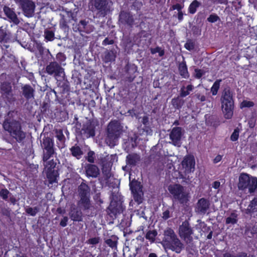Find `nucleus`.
I'll return each instance as SVG.
<instances>
[{"label": "nucleus", "mask_w": 257, "mask_h": 257, "mask_svg": "<svg viewBox=\"0 0 257 257\" xmlns=\"http://www.w3.org/2000/svg\"><path fill=\"white\" fill-rule=\"evenodd\" d=\"M161 244L166 251L169 249L180 253L183 248V244L177 237L174 231L170 228L164 230Z\"/></svg>", "instance_id": "f257e3e1"}, {"label": "nucleus", "mask_w": 257, "mask_h": 257, "mask_svg": "<svg viewBox=\"0 0 257 257\" xmlns=\"http://www.w3.org/2000/svg\"><path fill=\"white\" fill-rule=\"evenodd\" d=\"M239 190L248 189L250 193H253L257 190V178L246 173H241L239 176L237 184Z\"/></svg>", "instance_id": "f03ea898"}, {"label": "nucleus", "mask_w": 257, "mask_h": 257, "mask_svg": "<svg viewBox=\"0 0 257 257\" xmlns=\"http://www.w3.org/2000/svg\"><path fill=\"white\" fill-rule=\"evenodd\" d=\"M3 127L17 141H21L25 138V133L22 131L21 126L18 121L6 120L3 123Z\"/></svg>", "instance_id": "7ed1b4c3"}, {"label": "nucleus", "mask_w": 257, "mask_h": 257, "mask_svg": "<svg viewBox=\"0 0 257 257\" xmlns=\"http://www.w3.org/2000/svg\"><path fill=\"white\" fill-rule=\"evenodd\" d=\"M221 108L224 116L230 119L233 115V100L229 90H224L221 97Z\"/></svg>", "instance_id": "20e7f679"}, {"label": "nucleus", "mask_w": 257, "mask_h": 257, "mask_svg": "<svg viewBox=\"0 0 257 257\" xmlns=\"http://www.w3.org/2000/svg\"><path fill=\"white\" fill-rule=\"evenodd\" d=\"M122 127L117 121H111L107 127L108 137L106 139L107 144L112 147L115 145L114 140L117 139L121 133Z\"/></svg>", "instance_id": "39448f33"}, {"label": "nucleus", "mask_w": 257, "mask_h": 257, "mask_svg": "<svg viewBox=\"0 0 257 257\" xmlns=\"http://www.w3.org/2000/svg\"><path fill=\"white\" fill-rule=\"evenodd\" d=\"M79 195L80 200L78 206L82 208L87 209L90 206L89 200V189L87 185L82 184L79 187Z\"/></svg>", "instance_id": "423d86ee"}, {"label": "nucleus", "mask_w": 257, "mask_h": 257, "mask_svg": "<svg viewBox=\"0 0 257 257\" xmlns=\"http://www.w3.org/2000/svg\"><path fill=\"white\" fill-rule=\"evenodd\" d=\"M168 190L174 198L178 200L181 203L186 202L188 200V193L184 188L179 184H172L168 187Z\"/></svg>", "instance_id": "0eeeda50"}, {"label": "nucleus", "mask_w": 257, "mask_h": 257, "mask_svg": "<svg viewBox=\"0 0 257 257\" xmlns=\"http://www.w3.org/2000/svg\"><path fill=\"white\" fill-rule=\"evenodd\" d=\"M195 161L193 156L185 157L179 167L180 172L185 175L193 172L195 169Z\"/></svg>", "instance_id": "6e6552de"}, {"label": "nucleus", "mask_w": 257, "mask_h": 257, "mask_svg": "<svg viewBox=\"0 0 257 257\" xmlns=\"http://www.w3.org/2000/svg\"><path fill=\"white\" fill-rule=\"evenodd\" d=\"M179 236L187 243L192 240L193 230L187 221L183 222L179 226L178 230Z\"/></svg>", "instance_id": "1a4fd4ad"}, {"label": "nucleus", "mask_w": 257, "mask_h": 257, "mask_svg": "<svg viewBox=\"0 0 257 257\" xmlns=\"http://www.w3.org/2000/svg\"><path fill=\"white\" fill-rule=\"evenodd\" d=\"M45 168V172L46 174L47 178L50 184L57 182L58 173L54 170L55 163L53 160H51L46 163Z\"/></svg>", "instance_id": "9d476101"}, {"label": "nucleus", "mask_w": 257, "mask_h": 257, "mask_svg": "<svg viewBox=\"0 0 257 257\" xmlns=\"http://www.w3.org/2000/svg\"><path fill=\"white\" fill-rule=\"evenodd\" d=\"M111 2L109 0H94L93 6L101 15L104 16L109 10Z\"/></svg>", "instance_id": "9b49d317"}, {"label": "nucleus", "mask_w": 257, "mask_h": 257, "mask_svg": "<svg viewBox=\"0 0 257 257\" xmlns=\"http://www.w3.org/2000/svg\"><path fill=\"white\" fill-rule=\"evenodd\" d=\"M182 135V128L180 127H174L170 134V138L171 140V143L177 147L181 146V138Z\"/></svg>", "instance_id": "f8f14e48"}, {"label": "nucleus", "mask_w": 257, "mask_h": 257, "mask_svg": "<svg viewBox=\"0 0 257 257\" xmlns=\"http://www.w3.org/2000/svg\"><path fill=\"white\" fill-rule=\"evenodd\" d=\"M24 14L28 17H31L34 14L35 8L34 3L30 0H26L22 4Z\"/></svg>", "instance_id": "ddd939ff"}, {"label": "nucleus", "mask_w": 257, "mask_h": 257, "mask_svg": "<svg viewBox=\"0 0 257 257\" xmlns=\"http://www.w3.org/2000/svg\"><path fill=\"white\" fill-rule=\"evenodd\" d=\"M47 72L52 75L55 74V75L58 76L63 73V69L56 62H52L46 67Z\"/></svg>", "instance_id": "4468645a"}, {"label": "nucleus", "mask_w": 257, "mask_h": 257, "mask_svg": "<svg viewBox=\"0 0 257 257\" xmlns=\"http://www.w3.org/2000/svg\"><path fill=\"white\" fill-rule=\"evenodd\" d=\"M209 203L204 198L200 199L197 202L195 210L198 213L204 214L209 208Z\"/></svg>", "instance_id": "2eb2a0df"}, {"label": "nucleus", "mask_w": 257, "mask_h": 257, "mask_svg": "<svg viewBox=\"0 0 257 257\" xmlns=\"http://www.w3.org/2000/svg\"><path fill=\"white\" fill-rule=\"evenodd\" d=\"M69 215L71 219L75 221H80L82 220V213L74 207H72Z\"/></svg>", "instance_id": "dca6fc26"}, {"label": "nucleus", "mask_w": 257, "mask_h": 257, "mask_svg": "<svg viewBox=\"0 0 257 257\" xmlns=\"http://www.w3.org/2000/svg\"><path fill=\"white\" fill-rule=\"evenodd\" d=\"M4 11L7 16L15 24H18L19 21L16 15V14L9 7H5L4 8Z\"/></svg>", "instance_id": "f3484780"}, {"label": "nucleus", "mask_w": 257, "mask_h": 257, "mask_svg": "<svg viewBox=\"0 0 257 257\" xmlns=\"http://www.w3.org/2000/svg\"><path fill=\"white\" fill-rule=\"evenodd\" d=\"M87 176L92 177H96L99 173L98 168L95 165H89L86 170Z\"/></svg>", "instance_id": "a211bd4d"}, {"label": "nucleus", "mask_w": 257, "mask_h": 257, "mask_svg": "<svg viewBox=\"0 0 257 257\" xmlns=\"http://www.w3.org/2000/svg\"><path fill=\"white\" fill-rule=\"evenodd\" d=\"M42 146L46 151L49 152V154L54 153L53 143L51 139L48 137L43 139Z\"/></svg>", "instance_id": "6ab92c4d"}, {"label": "nucleus", "mask_w": 257, "mask_h": 257, "mask_svg": "<svg viewBox=\"0 0 257 257\" xmlns=\"http://www.w3.org/2000/svg\"><path fill=\"white\" fill-rule=\"evenodd\" d=\"M109 209L114 214L119 213L122 211V207L120 204L116 205V202L112 201L109 206Z\"/></svg>", "instance_id": "aec40b11"}, {"label": "nucleus", "mask_w": 257, "mask_h": 257, "mask_svg": "<svg viewBox=\"0 0 257 257\" xmlns=\"http://www.w3.org/2000/svg\"><path fill=\"white\" fill-rule=\"evenodd\" d=\"M34 89L29 85H25L23 87V94L27 99L33 98Z\"/></svg>", "instance_id": "412c9836"}, {"label": "nucleus", "mask_w": 257, "mask_h": 257, "mask_svg": "<svg viewBox=\"0 0 257 257\" xmlns=\"http://www.w3.org/2000/svg\"><path fill=\"white\" fill-rule=\"evenodd\" d=\"M132 193H138L140 190L142 191L141 183L137 181H133L130 183Z\"/></svg>", "instance_id": "4be33fe9"}, {"label": "nucleus", "mask_w": 257, "mask_h": 257, "mask_svg": "<svg viewBox=\"0 0 257 257\" xmlns=\"http://www.w3.org/2000/svg\"><path fill=\"white\" fill-rule=\"evenodd\" d=\"M179 70L180 75L184 78H187L189 77V74L186 64L184 63L180 64Z\"/></svg>", "instance_id": "5701e85b"}, {"label": "nucleus", "mask_w": 257, "mask_h": 257, "mask_svg": "<svg viewBox=\"0 0 257 257\" xmlns=\"http://www.w3.org/2000/svg\"><path fill=\"white\" fill-rule=\"evenodd\" d=\"M192 90L193 86L192 85H188L186 87L183 86L181 88L180 96L181 97H185L188 95Z\"/></svg>", "instance_id": "b1692460"}, {"label": "nucleus", "mask_w": 257, "mask_h": 257, "mask_svg": "<svg viewBox=\"0 0 257 257\" xmlns=\"http://www.w3.org/2000/svg\"><path fill=\"white\" fill-rule=\"evenodd\" d=\"M237 215L235 213H232L229 216L226 218V224H234L236 223L237 221Z\"/></svg>", "instance_id": "393cba45"}, {"label": "nucleus", "mask_w": 257, "mask_h": 257, "mask_svg": "<svg viewBox=\"0 0 257 257\" xmlns=\"http://www.w3.org/2000/svg\"><path fill=\"white\" fill-rule=\"evenodd\" d=\"M72 154L73 156L79 159L82 155V152L79 147H73L71 149Z\"/></svg>", "instance_id": "a878e982"}, {"label": "nucleus", "mask_w": 257, "mask_h": 257, "mask_svg": "<svg viewBox=\"0 0 257 257\" xmlns=\"http://www.w3.org/2000/svg\"><path fill=\"white\" fill-rule=\"evenodd\" d=\"M84 133L86 134L87 138L90 137H93L95 135L94 127L90 124L88 125L84 131Z\"/></svg>", "instance_id": "bb28decb"}, {"label": "nucleus", "mask_w": 257, "mask_h": 257, "mask_svg": "<svg viewBox=\"0 0 257 257\" xmlns=\"http://www.w3.org/2000/svg\"><path fill=\"white\" fill-rule=\"evenodd\" d=\"M157 235V232L156 230H151L147 232L146 237L151 242H153Z\"/></svg>", "instance_id": "cd10ccee"}, {"label": "nucleus", "mask_w": 257, "mask_h": 257, "mask_svg": "<svg viewBox=\"0 0 257 257\" xmlns=\"http://www.w3.org/2000/svg\"><path fill=\"white\" fill-rule=\"evenodd\" d=\"M199 6V3L196 0L194 1L190 5L189 11L190 13L194 14L196 11V9Z\"/></svg>", "instance_id": "c85d7f7f"}, {"label": "nucleus", "mask_w": 257, "mask_h": 257, "mask_svg": "<svg viewBox=\"0 0 257 257\" xmlns=\"http://www.w3.org/2000/svg\"><path fill=\"white\" fill-rule=\"evenodd\" d=\"M247 209L249 211H253L257 210V198H254L250 203Z\"/></svg>", "instance_id": "c756f323"}, {"label": "nucleus", "mask_w": 257, "mask_h": 257, "mask_svg": "<svg viewBox=\"0 0 257 257\" xmlns=\"http://www.w3.org/2000/svg\"><path fill=\"white\" fill-rule=\"evenodd\" d=\"M38 209L37 207H27L26 208V212L31 216H35L38 212Z\"/></svg>", "instance_id": "7c9ffc66"}, {"label": "nucleus", "mask_w": 257, "mask_h": 257, "mask_svg": "<svg viewBox=\"0 0 257 257\" xmlns=\"http://www.w3.org/2000/svg\"><path fill=\"white\" fill-rule=\"evenodd\" d=\"M138 193H133L134 194V199L138 202V203H140L142 201V196H143V192L140 191V190Z\"/></svg>", "instance_id": "2f4dec72"}, {"label": "nucleus", "mask_w": 257, "mask_h": 257, "mask_svg": "<svg viewBox=\"0 0 257 257\" xmlns=\"http://www.w3.org/2000/svg\"><path fill=\"white\" fill-rule=\"evenodd\" d=\"M219 88V81H216L214 82L211 87V91L213 95H216Z\"/></svg>", "instance_id": "473e14b6"}, {"label": "nucleus", "mask_w": 257, "mask_h": 257, "mask_svg": "<svg viewBox=\"0 0 257 257\" xmlns=\"http://www.w3.org/2000/svg\"><path fill=\"white\" fill-rule=\"evenodd\" d=\"M254 105V103L253 102L248 100H243L241 103H240V107L243 108V107H250L253 106Z\"/></svg>", "instance_id": "72a5a7b5"}, {"label": "nucleus", "mask_w": 257, "mask_h": 257, "mask_svg": "<svg viewBox=\"0 0 257 257\" xmlns=\"http://www.w3.org/2000/svg\"><path fill=\"white\" fill-rule=\"evenodd\" d=\"M45 38L49 41H52L53 39L54 34L52 31L46 30L45 32Z\"/></svg>", "instance_id": "f704fd0d"}, {"label": "nucleus", "mask_w": 257, "mask_h": 257, "mask_svg": "<svg viewBox=\"0 0 257 257\" xmlns=\"http://www.w3.org/2000/svg\"><path fill=\"white\" fill-rule=\"evenodd\" d=\"M151 52L152 54L158 53L160 56H162L164 54V51L159 47L151 49Z\"/></svg>", "instance_id": "c9c22d12"}, {"label": "nucleus", "mask_w": 257, "mask_h": 257, "mask_svg": "<svg viewBox=\"0 0 257 257\" xmlns=\"http://www.w3.org/2000/svg\"><path fill=\"white\" fill-rule=\"evenodd\" d=\"M181 102L182 100L179 97H177V98H174L172 100V104L176 107H179Z\"/></svg>", "instance_id": "e433bc0d"}, {"label": "nucleus", "mask_w": 257, "mask_h": 257, "mask_svg": "<svg viewBox=\"0 0 257 257\" xmlns=\"http://www.w3.org/2000/svg\"><path fill=\"white\" fill-rule=\"evenodd\" d=\"M9 193V191L6 189H3L0 191V196L4 199H6L8 198Z\"/></svg>", "instance_id": "4c0bfd02"}, {"label": "nucleus", "mask_w": 257, "mask_h": 257, "mask_svg": "<svg viewBox=\"0 0 257 257\" xmlns=\"http://www.w3.org/2000/svg\"><path fill=\"white\" fill-rule=\"evenodd\" d=\"M56 137L60 141L63 142L64 139V136L61 130L56 131Z\"/></svg>", "instance_id": "58836bf2"}, {"label": "nucleus", "mask_w": 257, "mask_h": 257, "mask_svg": "<svg viewBox=\"0 0 257 257\" xmlns=\"http://www.w3.org/2000/svg\"><path fill=\"white\" fill-rule=\"evenodd\" d=\"M219 19V17L216 15H211L208 18L207 20L211 23L216 22Z\"/></svg>", "instance_id": "ea45409f"}, {"label": "nucleus", "mask_w": 257, "mask_h": 257, "mask_svg": "<svg viewBox=\"0 0 257 257\" xmlns=\"http://www.w3.org/2000/svg\"><path fill=\"white\" fill-rule=\"evenodd\" d=\"M105 242L106 244L111 247H115L116 246V241L111 239H108Z\"/></svg>", "instance_id": "a19ab883"}, {"label": "nucleus", "mask_w": 257, "mask_h": 257, "mask_svg": "<svg viewBox=\"0 0 257 257\" xmlns=\"http://www.w3.org/2000/svg\"><path fill=\"white\" fill-rule=\"evenodd\" d=\"M94 153L93 152H89L87 154V160L90 163H93L94 160Z\"/></svg>", "instance_id": "79ce46f5"}, {"label": "nucleus", "mask_w": 257, "mask_h": 257, "mask_svg": "<svg viewBox=\"0 0 257 257\" xmlns=\"http://www.w3.org/2000/svg\"><path fill=\"white\" fill-rule=\"evenodd\" d=\"M6 34L4 30L0 29V41H7Z\"/></svg>", "instance_id": "37998d69"}, {"label": "nucleus", "mask_w": 257, "mask_h": 257, "mask_svg": "<svg viewBox=\"0 0 257 257\" xmlns=\"http://www.w3.org/2000/svg\"><path fill=\"white\" fill-rule=\"evenodd\" d=\"M239 136L238 132L237 130H234L233 133L232 134L230 139L232 141H235L238 139Z\"/></svg>", "instance_id": "c03bdc74"}, {"label": "nucleus", "mask_w": 257, "mask_h": 257, "mask_svg": "<svg viewBox=\"0 0 257 257\" xmlns=\"http://www.w3.org/2000/svg\"><path fill=\"white\" fill-rule=\"evenodd\" d=\"M99 241V237H94L89 239L88 240V243L91 244H96L98 243Z\"/></svg>", "instance_id": "a18cd8bd"}, {"label": "nucleus", "mask_w": 257, "mask_h": 257, "mask_svg": "<svg viewBox=\"0 0 257 257\" xmlns=\"http://www.w3.org/2000/svg\"><path fill=\"white\" fill-rule=\"evenodd\" d=\"M195 77L198 78H200L204 74L203 71L200 69H195Z\"/></svg>", "instance_id": "49530a36"}, {"label": "nucleus", "mask_w": 257, "mask_h": 257, "mask_svg": "<svg viewBox=\"0 0 257 257\" xmlns=\"http://www.w3.org/2000/svg\"><path fill=\"white\" fill-rule=\"evenodd\" d=\"M182 8L183 7L181 5L178 4L172 6V7L170 9V10H177L178 11V12H179L181 11Z\"/></svg>", "instance_id": "de8ad7c7"}, {"label": "nucleus", "mask_w": 257, "mask_h": 257, "mask_svg": "<svg viewBox=\"0 0 257 257\" xmlns=\"http://www.w3.org/2000/svg\"><path fill=\"white\" fill-rule=\"evenodd\" d=\"M2 89L6 93H8L11 90V87L9 86V84H3L2 86Z\"/></svg>", "instance_id": "09e8293b"}, {"label": "nucleus", "mask_w": 257, "mask_h": 257, "mask_svg": "<svg viewBox=\"0 0 257 257\" xmlns=\"http://www.w3.org/2000/svg\"><path fill=\"white\" fill-rule=\"evenodd\" d=\"M68 218L67 217H64L60 221V224L62 227H65L67 225Z\"/></svg>", "instance_id": "8fccbe9b"}, {"label": "nucleus", "mask_w": 257, "mask_h": 257, "mask_svg": "<svg viewBox=\"0 0 257 257\" xmlns=\"http://www.w3.org/2000/svg\"><path fill=\"white\" fill-rule=\"evenodd\" d=\"M185 47L189 50H191L193 49L194 45L191 42H187L185 45Z\"/></svg>", "instance_id": "3c124183"}, {"label": "nucleus", "mask_w": 257, "mask_h": 257, "mask_svg": "<svg viewBox=\"0 0 257 257\" xmlns=\"http://www.w3.org/2000/svg\"><path fill=\"white\" fill-rule=\"evenodd\" d=\"M47 151L46 153H45L44 154V156H43V161L44 162H46L50 158L51 156L53 154V153L49 154V152L48 151Z\"/></svg>", "instance_id": "603ef678"}, {"label": "nucleus", "mask_w": 257, "mask_h": 257, "mask_svg": "<svg viewBox=\"0 0 257 257\" xmlns=\"http://www.w3.org/2000/svg\"><path fill=\"white\" fill-rule=\"evenodd\" d=\"M162 217L164 219H167L170 217V212L169 210H166L163 213Z\"/></svg>", "instance_id": "864d4df0"}, {"label": "nucleus", "mask_w": 257, "mask_h": 257, "mask_svg": "<svg viewBox=\"0 0 257 257\" xmlns=\"http://www.w3.org/2000/svg\"><path fill=\"white\" fill-rule=\"evenodd\" d=\"M113 43V41L111 40H109L108 39L106 38L103 41V44L104 45H109V44H112Z\"/></svg>", "instance_id": "5fc2aeb1"}, {"label": "nucleus", "mask_w": 257, "mask_h": 257, "mask_svg": "<svg viewBox=\"0 0 257 257\" xmlns=\"http://www.w3.org/2000/svg\"><path fill=\"white\" fill-rule=\"evenodd\" d=\"M222 158V156H221L220 155H217L214 158V159L213 160V162L214 163H217L219 162L221 160Z\"/></svg>", "instance_id": "6e6d98bb"}, {"label": "nucleus", "mask_w": 257, "mask_h": 257, "mask_svg": "<svg viewBox=\"0 0 257 257\" xmlns=\"http://www.w3.org/2000/svg\"><path fill=\"white\" fill-rule=\"evenodd\" d=\"M220 185V183L219 181H215L212 184V187L214 189H218Z\"/></svg>", "instance_id": "4d7b16f0"}, {"label": "nucleus", "mask_w": 257, "mask_h": 257, "mask_svg": "<svg viewBox=\"0 0 257 257\" xmlns=\"http://www.w3.org/2000/svg\"><path fill=\"white\" fill-rule=\"evenodd\" d=\"M183 17V14L182 11L178 12V18L179 21H182Z\"/></svg>", "instance_id": "13d9d810"}, {"label": "nucleus", "mask_w": 257, "mask_h": 257, "mask_svg": "<svg viewBox=\"0 0 257 257\" xmlns=\"http://www.w3.org/2000/svg\"><path fill=\"white\" fill-rule=\"evenodd\" d=\"M148 257H157V255L156 253H151L149 255V256Z\"/></svg>", "instance_id": "bf43d9fd"}, {"label": "nucleus", "mask_w": 257, "mask_h": 257, "mask_svg": "<svg viewBox=\"0 0 257 257\" xmlns=\"http://www.w3.org/2000/svg\"><path fill=\"white\" fill-rule=\"evenodd\" d=\"M200 100H201V101H204V100H205V96H201V97H200Z\"/></svg>", "instance_id": "052dcab7"}, {"label": "nucleus", "mask_w": 257, "mask_h": 257, "mask_svg": "<svg viewBox=\"0 0 257 257\" xmlns=\"http://www.w3.org/2000/svg\"><path fill=\"white\" fill-rule=\"evenodd\" d=\"M208 238H211V233H210L207 236Z\"/></svg>", "instance_id": "680f3d73"}, {"label": "nucleus", "mask_w": 257, "mask_h": 257, "mask_svg": "<svg viewBox=\"0 0 257 257\" xmlns=\"http://www.w3.org/2000/svg\"><path fill=\"white\" fill-rule=\"evenodd\" d=\"M106 56H113L112 53H108Z\"/></svg>", "instance_id": "e2e57ef3"}, {"label": "nucleus", "mask_w": 257, "mask_h": 257, "mask_svg": "<svg viewBox=\"0 0 257 257\" xmlns=\"http://www.w3.org/2000/svg\"><path fill=\"white\" fill-rule=\"evenodd\" d=\"M224 257H231L229 255L227 254L224 256Z\"/></svg>", "instance_id": "0e129e2a"}, {"label": "nucleus", "mask_w": 257, "mask_h": 257, "mask_svg": "<svg viewBox=\"0 0 257 257\" xmlns=\"http://www.w3.org/2000/svg\"><path fill=\"white\" fill-rule=\"evenodd\" d=\"M16 2L21 1V0H15Z\"/></svg>", "instance_id": "69168bd1"}]
</instances>
